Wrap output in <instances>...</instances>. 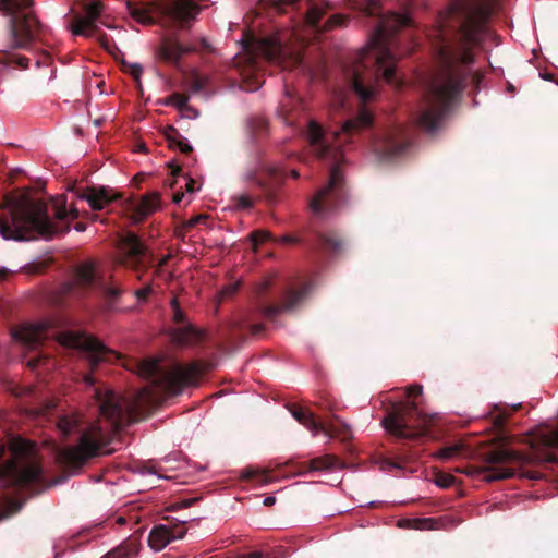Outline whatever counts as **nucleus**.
Returning <instances> with one entry per match:
<instances>
[{
  "mask_svg": "<svg viewBox=\"0 0 558 558\" xmlns=\"http://www.w3.org/2000/svg\"><path fill=\"white\" fill-rule=\"evenodd\" d=\"M92 219H93V220H100L101 222H104V220H102L101 216H100V215H98V214L93 215Z\"/></svg>",
  "mask_w": 558,
  "mask_h": 558,
  "instance_id": "62",
  "label": "nucleus"
},
{
  "mask_svg": "<svg viewBox=\"0 0 558 558\" xmlns=\"http://www.w3.org/2000/svg\"><path fill=\"white\" fill-rule=\"evenodd\" d=\"M84 381L93 388L97 411L107 421L108 426L105 428L99 424L92 425L81 435L77 446L68 447L59 452L60 463L69 471L80 470L90 458L99 454L109 442L108 430L117 433L132 422V412L122 397L110 389L94 387L96 380L92 374H86Z\"/></svg>",
  "mask_w": 558,
  "mask_h": 558,
  "instance_id": "3",
  "label": "nucleus"
},
{
  "mask_svg": "<svg viewBox=\"0 0 558 558\" xmlns=\"http://www.w3.org/2000/svg\"><path fill=\"white\" fill-rule=\"evenodd\" d=\"M461 449L462 447L460 445L447 446L439 449V451L436 453V457L441 460H449L458 456L461 452Z\"/></svg>",
  "mask_w": 558,
  "mask_h": 558,
  "instance_id": "39",
  "label": "nucleus"
},
{
  "mask_svg": "<svg viewBox=\"0 0 558 558\" xmlns=\"http://www.w3.org/2000/svg\"><path fill=\"white\" fill-rule=\"evenodd\" d=\"M487 461L490 465L483 469V478L487 482L509 478L518 472H521V476L530 480H539L542 477V474L537 471H521L523 465L533 462L531 454L501 448L489 452Z\"/></svg>",
  "mask_w": 558,
  "mask_h": 558,
  "instance_id": "12",
  "label": "nucleus"
},
{
  "mask_svg": "<svg viewBox=\"0 0 558 558\" xmlns=\"http://www.w3.org/2000/svg\"><path fill=\"white\" fill-rule=\"evenodd\" d=\"M11 63L17 65L21 69H27L29 59L24 56H15L12 58Z\"/></svg>",
  "mask_w": 558,
  "mask_h": 558,
  "instance_id": "47",
  "label": "nucleus"
},
{
  "mask_svg": "<svg viewBox=\"0 0 558 558\" xmlns=\"http://www.w3.org/2000/svg\"><path fill=\"white\" fill-rule=\"evenodd\" d=\"M289 174L296 175V174H299V171H298V170H295V169H292V170L290 171V173H289Z\"/></svg>",
  "mask_w": 558,
  "mask_h": 558,
  "instance_id": "63",
  "label": "nucleus"
},
{
  "mask_svg": "<svg viewBox=\"0 0 558 558\" xmlns=\"http://www.w3.org/2000/svg\"><path fill=\"white\" fill-rule=\"evenodd\" d=\"M256 184L260 190L262 196L268 204H275L281 194L283 180L282 177H254Z\"/></svg>",
  "mask_w": 558,
  "mask_h": 558,
  "instance_id": "27",
  "label": "nucleus"
},
{
  "mask_svg": "<svg viewBox=\"0 0 558 558\" xmlns=\"http://www.w3.org/2000/svg\"><path fill=\"white\" fill-rule=\"evenodd\" d=\"M253 247L256 250L260 244L271 241L275 242L276 236L268 230H255L250 234Z\"/></svg>",
  "mask_w": 558,
  "mask_h": 558,
  "instance_id": "37",
  "label": "nucleus"
},
{
  "mask_svg": "<svg viewBox=\"0 0 558 558\" xmlns=\"http://www.w3.org/2000/svg\"><path fill=\"white\" fill-rule=\"evenodd\" d=\"M434 420V415L422 413L414 401H409L396 404L381 424L398 440H416L428 434Z\"/></svg>",
  "mask_w": 558,
  "mask_h": 558,
  "instance_id": "9",
  "label": "nucleus"
},
{
  "mask_svg": "<svg viewBox=\"0 0 558 558\" xmlns=\"http://www.w3.org/2000/svg\"><path fill=\"white\" fill-rule=\"evenodd\" d=\"M80 213L76 208L66 210L59 207L56 210L58 222H53L48 213V206L40 199L23 197L22 199L0 205V234L7 240L23 241L38 234L45 239L66 233L69 223L64 221L77 219Z\"/></svg>",
  "mask_w": 558,
  "mask_h": 558,
  "instance_id": "4",
  "label": "nucleus"
},
{
  "mask_svg": "<svg viewBox=\"0 0 558 558\" xmlns=\"http://www.w3.org/2000/svg\"><path fill=\"white\" fill-rule=\"evenodd\" d=\"M49 325L47 323L25 324L13 330V338L28 348L36 351L34 355H25L23 363L32 371L45 367L47 371L53 366L51 359L43 351H37L48 338Z\"/></svg>",
  "mask_w": 558,
  "mask_h": 558,
  "instance_id": "15",
  "label": "nucleus"
},
{
  "mask_svg": "<svg viewBox=\"0 0 558 558\" xmlns=\"http://www.w3.org/2000/svg\"><path fill=\"white\" fill-rule=\"evenodd\" d=\"M7 174H14V175L26 174V171L22 168L16 167V168H11Z\"/></svg>",
  "mask_w": 558,
  "mask_h": 558,
  "instance_id": "56",
  "label": "nucleus"
},
{
  "mask_svg": "<svg viewBox=\"0 0 558 558\" xmlns=\"http://www.w3.org/2000/svg\"><path fill=\"white\" fill-rule=\"evenodd\" d=\"M520 404L513 405L510 410L501 408L499 405H495V411H498V413L494 416V423L498 427H502L504 424L507 422L508 417L511 415L513 411H517L520 409Z\"/></svg>",
  "mask_w": 558,
  "mask_h": 558,
  "instance_id": "38",
  "label": "nucleus"
},
{
  "mask_svg": "<svg viewBox=\"0 0 558 558\" xmlns=\"http://www.w3.org/2000/svg\"><path fill=\"white\" fill-rule=\"evenodd\" d=\"M371 147L379 161H395L410 151L412 140L404 128L393 126L372 137Z\"/></svg>",
  "mask_w": 558,
  "mask_h": 558,
  "instance_id": "17",
  "label": "nucleus"
},
{
  "mask_svg": "<svg viewBox=\"0 0 558 558\" xmlns=\"http://www.w3.org/2000/svg\"><path fill=\"white\" fill-rule=\"evenodd\" d=\"M0 477L9 485L29 487L44 485L45 478L35 444L23 439L12 445V458L0 464Z\"/></svg>",
  "mask_w": 558,
  "mask_h": 558,
  "instance_id": "8",
  "label": "nucleus"
},
{
  "mask_svg": "<svg viewBox=\"0 0 558 558\" xmlns=\"http://www.w3.org/2000/svg\"><path fill=\"white\" fill-rule=\"evenodd\" d=\"M269 282L268 281H264L263 283L259 284V287L257 288V294L259 296H262L269 288Z\"/></svg>",
  "mask_w": 558,
  "mask_h": 558,
  "instance_id": "55",
  "label": "nucleus"
},
{
  "mask_svg": "<svg viewBox=\"0 0 558 558\" xmlns=\"http://www.w3.org/2000/svg\"><path fill=\"white\" fill-rule=\"evenodd\" d=\"M143 471L149 474H155L157 472L154 466H150L148 464H145L143 466Z\"/></svg>",
  "mask_w": 558,
  "mask_h": 558,
  "instance_id": "58",
  "label": "nucleus"
},
{
  "mask_svg": "<svg viewBox=\"0 0 558 558\" xmlns=\"http://www.w3.org/2000/svg\"><path fill=\"white\" fill-rule=\"evenodd\" d=\"M122 195L105 186H90L83 189L80 197L87 201L93 210H102Z\"/></svg>",
  "mask_w": 558,
  "mask_h": 558,
  "instance_id": "24",
  "label": "nucleus"
},
{
  "mask_svg": "<svg viewBox=\"0 0 558 558\" xmlns=\"http://www.w3.org/2000/svg\"><path fill=\"white\" fill-rule=\"evenodd\" d=\"M181 171V168L179 166H177L174 169H172V171L170 172L171 175H174V174H179V172Z\"/></svg>",
  "mask_w": 558,
  "mask_h": 558,
  "instance_id": "61",
  "label": "nucleus"
},
{
  "mask_svg": "<svg viewBox=\"0 0 558 558\" xmlns=\"http://www.w3.org/2000/svg\"><path fill=\"white\" fill-rule=\"evenodd\" d=\"M129 14L138 23L155 24L154 12L167 15L183 28L196 17L202 8L193 0H161L160 2H126Z\"/></svg>",
  "mask_w": 558,
  "mask_h": 558,
  "instance_id": "10",
  "label": "nucleus"
},
{
  "mask_svg": "<svg viewBox=\"0 0 558 558\" xmlns=\"http://www.w3.org/2000/svg\"><path fill=\"white\" fill-rule=\"evenodd\" d=\"M150 293L151 287L149 284L135 291V295L140 301H146Z\"/></svg>",
  "mask_w": 558,
  "mask_h": 558,
  "instance_id": "48",
  "label": "nucleus"
},
{
  "mask_svg": "<svg viewBox=\"0 0 558 558\" xmlns=\"http://www.w3.org/2000/svg\"><path fill=\"white\" fill-rule=\"evenodd\" d=\"M238 205L241 208H251L253 206V201L248 195H241L238 198Z\"/></svg>",
  "mask_w": 558,
  "mask_h": 558,
  "instance_id": "50",
  "label": "nucleus"
},
{
  "mask_svg": "<svg viewBox=\"0 0 558 558\" xmlns=\"http://www.w3.org/2000/svg\"><path fill=\"white\" fill-rule=\"evenodd\" d=\"M124 66L128 68V71L129 73L131 74V76L135 80H140L142 73H143V68L140 65V64H126L124 63Z\"/></svg>",
  "mask_w": 558,
  "mask_h": 558,
  "instance_id": "46",
  "label": "nucleus"
},
{
  "mask_svg": "<svg viewBox=\"0 0 558 558\" xmlns=\"http://www.w3.org/2000/svg\"><path fill=\"white\" fill-rule=\"evenodd\" d=\"M165 134L170 148L178 149L186 156L193 151L191 144L175 128L168 126Z\"/></svg>",
  "mask_w": 558,
  "mask_h": 558,
  "instance_id": "31",
  "label": "nucleus"
},
{
  "mask_svg": "<svg viewBox=\"0 0 558 558\" xmlns=\"http://www.w3.org/2000/svg\"><path fill=\"white\" fill-rule=\"evenodd\" d=\"M74 229H75L76 231H78V232H82V231H85L86 226H85V223H83V222H77V223L74 226Z\"/></svg>",
  "mask_w": 558,
  "mask_h": 558,
  "instance_id": "59",
  "label": "nucleus"
},
{
  "mask_svg": "<svg viewBox=\"0 0 558 558\" xmlns=\"http://www.w3.org/2000/svg\"><path fill=\"white\" fill-rule=\"evenodd\" d=\"M120 251L121 254L117 260L119 265L135 271L155 268L156 275L162 271L171 257L170 255L163 256L155 264L153 253L134 232H128L121 238Z\"/></svg>",
  "mask_w": 558,
  "mask_h": 558,
  "instance_id": "14",
  "label": "nucleus"
},
{
  "mask_svg": "<svg viewBox=\"0 0 558 558\" xmlns=\"http://www.w3.org/2000/svg\"><path fill=\"white\" fill-rule=\"evenodd\" d=\"M340 460L332 454H325L323 457L314 458L306 463L303 464V471L300 473H304L306 471H328L339 466Z\"/></svg>",
  "mask_w": 558,
  "mask_h": 558,
  "instance_id": "30",
  "label": "nucleus"
},
{
  "mask_svg": "<svg viewBox=\"0 0 558 558\" xmlns=\"http://www.w3.org/2000/svg\"><path fill=\"white\" fill-rule=\"evenodd\" d=\"M160 208V194L150 192L141 197L138 202L131 204L133 219L135 222L144 221L149 215Z\"/></svg>",
  "mask_w": 558,
  "mask_h": 558,
  "instance_id": "25",
  "label": "nucleus"
},
{
  "mask_svg": "<svg viewBox=\"0 0 558 558\" xmlns=\"http://www.w3.org/2000/svg\"><path fill=\"white\" fill-rule=\"evenodd\" d=\"M9 271L5 268H0V280L5 279Z\"/></svg>",
  "mask_w": 558,
  "mask_h": 558,
  "instance_id": "60",
  "label": "nucleus"
},
{
  "mask_svg": "<svg viewBox=\"0 0 558 558\" xmlns=\"http://www.w3.org/2000/svg\"><path fill=\"white\" fill-rule=\"evenodd\" d=\"M243 328H247L253 336H258L264 331L265 326L263 324H252L248 322L236 325V329L242 330Z\"/></svg>",
  "mask_w": 558,
  "mask_h": 558,
  "instance_id": "42",
  "label": "nucleus"
},
{
  "mask_svg": "<svg viewBox=\"0 0 558 558\" xmlns=\"http://www.w3.org/2000/svg\"><path fill=\"white\" fill-rule=\"evenodd\" d=\"M276 243L305 244L313 252H325L331 256H339L344 252L345 243L336 232H315L313 239L293 235L276 238Z\"/></svg>",
  "mask_w": 558,
  "mask_h": 558,
  "instance_id": "20",
  "label": "nucleus"
},
{
  "mask_svg": "<svg viewBox=\"0 0 558 558\" xmlns=\"http://www.w3.org/2000/svg\"><path fill=\"white\" fill-rule=\"evenodd\" d=\"M76 282L84 288H97L101 290L107 310L111 311L119 301L123 290L116 283H107L99 275L96 265L86 262L77 266L75 270Z\"/></svg>",
  "mask_w": 558,
  "mask_h": 558,
  "instance_id": "19",
  "label": "nucleus"
},
{
  "mask_svg": "<svg viewBox=\"0 0 558 558\" xmlns=\"http://www.w3.org/2000/svg\"><path fill=\"white\" fill-rule=\"evenodd\" d=\"M498 0H456L428 36L433 41L435 70L425 78L424 107L418 125L434 133L461 96L473 63L472 48Z\"/></svg>",
  "mask_w": 558,
  "mask_h": 558,
  "instance_id": "1",
  "label": "nucleus"
},
{
  "mask_svg": "<svg viewBox=\"0 0 558 558\" xmlns=\"http://www.w3.org/2000/svg\"><path fill=\"white\" fill-rule=\"evenodd\" d=\"M207 84V78L203 76H195L192 82V89L194 92H201L205 89Z\"/></svg>",
  "mask_w": 558,
  "mask_h": 558,
  "instance_id": "45",
  "label": "nucleus"
},
{
  "mask_svg": "<svg viewBox=\"0 0 558 558\" xmlns=\"http://www.w3.org/2000/svg\"><path fill=\"white\" fill-rule=\"evenodd\" d=\"M195 50L194 46H184L174 37H165L159 47V56L167 62L178 63L183 54Z\"/></svg>",
  "mask_w": 558,
  "mask_h": 558,
  "instance_id": "26",
  "label": "nucleus"
},
{
  "mask_svg": "<svg viewBox=\"0 0 558 558\" xmlns=\"http://www.w3.org/2000/svg\"><path fill=\"white\" fill-rule=\"evenodd\" d=\"M373 124V114L366 108L362 107L357 116L347 120L341 128V133L333 131L326 133L322 125L314 120L307 121L306 137L312 154L329 167L328 174H341L344 170L342 165L345 157L340 146L342 140L340 137H349L354 133L371 128Z\"/></svg>",
  "mask_w": 558,
  "mask_h": 558,
  "instance_id": "5",
  "label": "nucleus"
},
{
  "mask_svg": "<svg viewBox=\"0 0 558 558\" xmlns=\"http://www.w3.org/2000/svg\"><path fill=\"white\" fill-rule=\"evenodd\" d=\"M243 41L244 57L238 62L243 61L244 69L242 75L247 78L252 75L254 78L253 89H257L262 84V71L265 63L279 65L282 70L294 69L302 65V57L299 52L288 53L277 36L256 37L255 35H245Z\"/></svg>",
  "mask_w": 558,
  "mask_h": 558,
  "instance_id": "6",
  "label": "nucleus"
},
{
  "mask_svg": "<svg viewBox=\"0 0 558 558\" xmlns=\"http://www.w3.org/2000/svg\"><path fill=\"white\" fill-rule=\"evenodd\" d=\"M423 392V387L421 385H413L407 388V396L409 398L411 397H418Z\"/></svg>",
  "mask_w": 558,
  "mask_h": 558,
  "instance_id": "49",
  "label": "nucleus"
},
{
  "mask_svg": "<svg viewBox=\"0 0 558 558\" xmlns=\"http://www.w3.org/2000/svg\"><path fill=\"white\" fill-rule=\"evenodd\" d=\"M61 345L85 352L90 371H95L101 362H112L119 354L104 345L98 339L82 332L68 331L59 336Z\"/></svg>",
  "mask_w": 558,
  "mask_h": 558,
  "instance_id": "16",
  "label": "nucleus"
},
{
  "mask_svg": "<svg viewBox=\"0 0 558 558\" xmlns=\"http://www.w3.org/2000/svg\"><path fill=\"white\" fill-rule=\"evenodd\" d=\"M32 4V0H0V11L10 16V49H27L40 29V23L32 12L19 13Z\"/></svg>",
  "mask_w": 558,
  "mask_h": 558,
  "instance_id": "11",
  "label": "nucleus"
},
{
  "mask_svg": "<svg viewBox=\"0 0 558 558\" xmlns=\"http://www.w3.org/2000/svg\"><path fill=\"white\" fill-rule=\"evenodd\" d=\"M184 523L185 521L173 525H156L148 535L149 546L156 550H160L165 548L170 542L182 538L186 533Z\"/></svg>",
  "mask_w": 558,
  "mask_h": 558,
  "instance_id": "23",
  "label": "nucleus"
},
{
  "mask_svg": "<svg viewBox=\"0 0 558 558\" xmlns=\"http://www.w3.org/2000/svg\"><path fill=\"white\" fill-rule=\"evenodd\" d=\"M272 5L284 12L286 8L304 9L305 23L317 33L328 32L345 24L344 16L332 14L324 20L330 9L326 0H271Z\"/></svg>",
  "mask_w": 558,
  "mask_h": 558,
  "instance_id": "13",
  "label": "nucleus"
},
{
  "mask_svg": "<svg viewBox=\"0 0 558 558\" xmlns=\"http://www.w3.org/2000/svg\"><path fill=\"white\" fill-rule=\"evenodd\" d=\"M238 289H239V283H231V284L225 287L223 290L221 291V293L223 296H232L233 294L236 293Z\"/></svg>",
  "mask_w": 558,
  "mask_h": 558,
  "instance_id": "51",
  "label": "nucleus"
},
{
  "mask_svg": "<svg viewBox=\"0 0 558 558\" xmlns=\"http://www.w3.org/2000/svg\"><path fill=\"white\" fill-rule=\"evenodd\" d=\"M3 452H4V449L0 448V459L2 458Z\"/></svg>",
  "mask_w": 558,
  "mask_h": 558,
  "instance_id": "64",
  "label": "nucleus"
},
{
  "mask_svg": "<svg viewBox=\"0 0 558 558\" xmlns=\"http://www.w3.org/2000/svg\"><path fill=\"white\" fill-rule=\"evenodd\" d=\"M291 414L300 424L304 425L314 434L324 428L323 422L318 421L311 411L304 410L301 407H294L291 410Z\"/></svg>",
  "mask_w": 558,
  "mask_h": 558,
  "instance_id": "29",
  "label": "nucleus"
},
{
  "mask_svg": "<svg viewBox=\"0 0 558 558\" xmlns=\"http://www.w3.org/2000/svg\"><path fill=\"white\" fill-rule=\"evenodd\" d=\"M199 337V331L191 324L177 328L172 333L173 341L180 345L191 344L198 340Z\"/></svg>",
  "mask_w": 558,
  "mask_h": 558,
  "instance_id": "32",
  "label": "nucleus"
},
{
  "mask_svg": "<svg viewBox=\"0 0 558 558\" xmlns=\"http://www.w3.org/2000/svg\"><path fill=\"white\" fill-rule=\"evenodd\" d=\"M196 501H197V498L183 499V500L177 502L175 507L180 508V509H185V508L193 506Z\"/></svg>",
  "mask_w": 558,
  "mask_h": 558,
  "instance_id": "53",
  "label": "nucleus"
},
{
  "mask_svg": "<svg viewBox=\"0 0 558 558\" xmlns=\"http://www.w3.org/2000/svg\"><path fill=\"white\" fill-rule=\"evenodd\" d=\"M362 11L367 16H376L377 23L367 45L344 65V74L352 90L363 104L371 101L376 92L377 83L384 80L396 87L402 81L396 74L398 62L397 34L403 28L413 26L412 19L407 14L381 12L380 0H364Z\"/></svg>",
  "mask_w": 558,
  "mask_h": 558,
  "instance_id": "2",
  "label": "nucleus"
},
{
  "mask_svg": "<svg viewBox=\"0 0 558 558\" xmlns=\"http://www.w3.org/2000/svg\"><path fill=\"white\" fill-rule=\"evenodd\" d=\"M348 194L344 177H329L328 182L319 187L308 201L311 211L324 218L347 203Z\"/></svg>",
  "mask_w": 558,
  "mask_h": 558,
  "instance_id": "18",
  "label": "nucleus"
},
{
  "mask_svg": "<svg viewBox=\"0 0 558 558\" xmlns=\"http://www.w3.org/2000/svg\"><path fill=\"white\" fill-rule=\"evenodd\" d=\"M166 105L174 106L177 107L181 112H184L190 116L193 114L196 117L198 113L197 111L189 105V96L180 94V93H173L171 94L167 100L165 101Z\"/></svg>",
  "mask_w": 558,
  "mask_h": 558,
  "instance_id": "35",
  "label": "nucleus"
},
{
  "mask_svg": "<svg viewBox=\"0 0 558 558\" xmlns=\"http://www.w3.org/2000/svg\"><path fill=\"white\" fill-rule=\"evenodd\" d=\"M210 368L209 363L199 361L189 365L175 363L166 368L159 360H144L137 363L136 373L159 391L178 395L184 387L195 386L198 378Z\"/></svg>",
  "mask_w": 558,
  "mask_h": 558,
  "instance_id": "7",
  "label": "nucleus"
},
{
  "mask_svg": "<svg viewBox=\"0 0 558 558\" xmlns=\"http://www.w3.org/2000/svg\"><path fill=\"white\" fill-rule=\"evenodd\" d=\"M185 179V183H184V187H185V194L187 195H192L196 190H198L201 187V185H198L197 187L195 186L196 182L195 180L193 179V177H183Z\"/></svg>",
  "mask_w": 558,
  "mask_h": 558,
  "instance_id": "44",
  "label": "nucleus"
},
{
  "mask_svg": "<svg viewBox=\"0 0 558 558\" xmlns=\"http://www.w3.org/2000/svg\"><path fill=\"white\" fill-rule=\"evenodd\" d=\"M140 550V543L136 539L129 538L119 547L108 553L109 558H135Z\"/></svg>",
  "mask_w": 558,
  "mask_h": 558,
  "instance_id": "33",
  "label": "nucleus"
},
{
  "mask_svg": "<svg viewBox=\"0 0 558 558\" xmlns=\"http://www.w3.org/2000/svg\"><path fill=\"white\" fill-rule=\"evenodd\" d=\"M207 220V216L206 215H197L195 217H192L189 221H187V227L189 228H192V227H195L197 226L198 223L201 222H204Z\"/></svg>",
  "mask_w": 558,
  "mask_h": 558,
  "instance_id": "52",
  "label": "nucleus"
},
{
  "mask_svg": "<svg viewBox=\"0 0 558 558\" xmlns=\"http://www.w3.org/2000/svg\"><path fill=\"white\" fill-rule=\"evenodd\" d=\"M244 476L246 478H255L256 477L262 483H268V482L272 481L269 472H267V471H256V470L247 469V470H245Z\"/></svg>",
  "mask_w": 558,
  "mask_h": 558,
  "instance_id": "40",
  "label": "nucleus"
},
{
  "mask_svg": "<svg viewBox=\"0 0 558 558\" xmlns=\"http://www.w3.org/2000/svg\"><path fill=\"white\" fill-rule=\"evenodd\" d=\"M82 424L81 415L77 413L61 416L58 421V429L66 437L75 432Z\"/></svg>",
  "mask_w": 558,
  "mask_h": 558,
  "instance_id": "34",
  "label": "nucleus"
},
{
  "mask_svg": "<svg viewBox=\"0 0 558 558\" xmlns=\"http://www.w3.org/2000/svg\"><path fill=\"white\" fill-rule=\"evenodd\" d=\"M435 524L436 522L433 518L403 519L399 521V526L413 530H433Z\"/></svg>",
  "mask_w": 558,
  "mask_h": 558,
  "instance_id": "36",
  "label": "nucleus"
},
{
  "mask_svg": "<svg viewBox=\"0 0 558 558\" xmlns=\"http://www.w3.org/2000/svg\"><path fill=\"white\" fill-rule=\"evenodd\" d=\"M320 432L329 437H339L343 441L352 438L350 426L342 422L337 415L332 416L331 422L324 423V428H322Z\"/></svg>",
  "mask_w": 558,
  "mask_h": 558,
  "instance_id": "28",
  "label": "nucleus"
},
{
  "mask_svg": "<svg viewBox=\"0 0 558 558\" xmlns=\"http://www.w3.org/2000/svg\"><path fill=\"white\" fill-rule=\"evenodd\" d=\"M307 292V284L302 286L300 289H290L284 293L280 303L265 304L259 301L257 310L265 318L275 319L281 313L294 310L304 300Z\"/></svg>",
  "mask_w": 558,
  "mask_h": 558,
  "instance_id": "21",
  "label": "nucleus"
},
{
  "mask_svg": "<svg viewBox=\"0 0 558 558\" xmlns=\"http://www.w3.org/2000/svg\"><path fill=\"white\" fill-rule=\"evenodd\" d=\"M104 5L99 0H94L84 5L85 14H77L73 19L72 32L75 35L90 37L98 31L97 20L102 12Z\"/></svg>",
  "mask_w": 558,
  "mask_h": 558,
  "instance_id": "22",
  "label": "nucleus"
},
{
  "mask_svg": "<svg viewBox=\"0 0 558 558\" xmlns=\"http://www.w3.org/2000/svg\"><path fill=\"white\" fill-rule=\"evenodd\" d=\"M275 502H276V498H275L274 496H267V497L264 499V501H263V504H264L265 506H267V507H270V506L275 505Z\"/></svg>",
  "mask_w": 558,
  "mask_h": 558,
  "instance_id": "57",
  "label": "nucleus"
},
{
  "mask_svg": "<svg viewBox=\"0 0 558 558\" xmlns=\"http://www.w3.org/2000/svg\"><path fill=\"white\" fill-rule=\"evenodd\" d=\"M171 305H172V308H173V312H174L173 313L174 322L177 324H184L185 315H184L183 311L180 308L178 300L177 299H172Z\"/></svg>",
  "mask_w": 558,
  "mask_h": 558,
  "instance_id": "43",
  "label": "nucleus"
},
{
  "mask_svg": "<svg viewBox=\"0 0 558 558\" xmlns=\"http://www.w3.org/2000/svg\"><path fill=\"white\" fill-rule=\"evenodd\" d=\"M184 196H185L184 192L177 191L172 195V201H173V203L179 204L183 199Z\"/></svg>",
  "mask_w": 558,
  "mask_h": 558,
  "instance_id": "54",
  "label": "nucleus"
},
{
  "mask_svg": "<svg viewBox=\"0 0 558 558\" xmlns=\"http://www.w3.org/2000/svg\"><path fill=\"white\" fill-rule=\"evenodd\" d=\"M435 482L439 487L449 488L454 484L456 477L451 474L440 472L437 474Z\"/></svg>",
  "mask_w": 558,
  "mask_h": 558,
  "instance_id": "41",
  "label": "nucleus"
}]
</instances>
